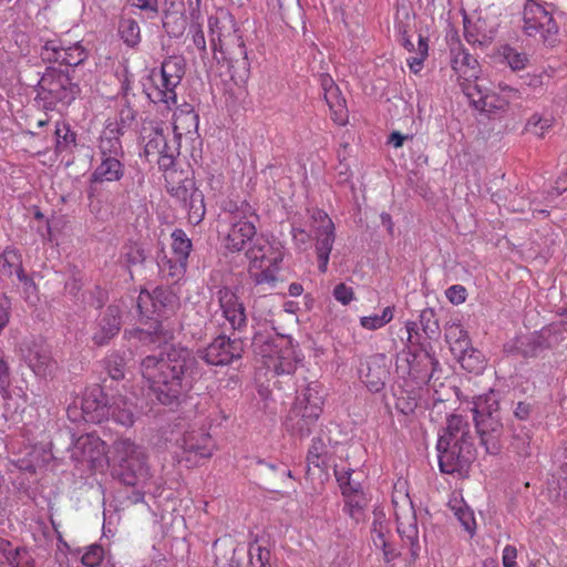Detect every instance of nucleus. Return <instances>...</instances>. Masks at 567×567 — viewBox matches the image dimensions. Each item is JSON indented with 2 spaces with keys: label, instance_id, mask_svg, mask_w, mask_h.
<instances>
[{
  "label": "nucleus",
  "instance_id": "38",
  "mask_svg": "<svg viewBox=\"0 0 567 567\" xmlns=\"http://www.w3.org/2000/svg\"><path fill=\"white\" fill-rule=\"evenodd\" d=\"M157 74L158 72L152 71V83L150 86H145V93L153 103H164L169 107V105L176 104L177 95L175 94L173 99L168 97V94H166L168 93V89L166 90V85L163 81L158 80Z\"/></svg>",
  "mask_w": 567,
  "mask_h": 567
},
{
  "label": "nucleus",
  "instance_id": "49",
  "mask_svg": "<svg viewBox=\"0 0 567 567\" xmlns=\"http://www.w3.org/2000/svg\"><path fill=\"white\" fill-rule=\"evenodd\" d=\"M427 41L419 35L416 55L408 59V64L412 72L417 73L423 68V62L427 55Z\"/></svg>",
  "mask_w": 567,
  "mask_h": 567
},
{
  "label": "nucleus",
  "instance_id": "30",
  "mask_svg": "<svg viewBox=\"0 0 567 567\" xmlns=\"http://www.w3.org/2000/svg\"><path fill=\"white\" fill-rule=\"evenodd\" d=\"M173 295L164 289H155L152 293L148 291H141L137 298V308L140 313L144 317H150L153 313H158L172 301Z\"/></svg>",
  "mask_w": 567,
  "mask_h": 567
},
{
  "label": "nucleus",
  "instance_id": "57",
  "mask_svg": "<svg viewBox=\"0 0 567 567\" xmlns=\"http://www.w3.org/2000/svg\"><path fill=\"white\" fill-rule=\"evenodd\" d=\"M371 539L373 543V546L377 549H381L385 546V544L389 542V533H385L383 530L382 525L373 524V528L371 530Z\"/></svg>",
  "mask_w": 567,
  "mask_h": 567
},
{
  "label": "nucleus",
  "instance_id": "11",
  "mask_svg": "<svg viewBox=\"0 0 567 567\" xmlns=\"http://www.w3.org/2000/svg\"><path fill=\"white\" fill-rule=\"evenodd\" d=\"M243 353V346L239 339H230L225 334L216 337L206 348L198 349L197 354L207 364L226 365Z\"/></svg>",
  "mask_w": 567,
  "mask_h": 567
},
{
  "label": "nucleus",
  "instance_id": "8",
  "mask_svg": "<svg viewBox=\"0 0 567 567\" xmlns=\"http://www.w3.org/2000/svg\"><path fill=\"white\" fill-rule=\"evenodd\" d=\"M171 238L173 257L163 256L159 258L158 267L164 277L176 282L186 274L193 244L186 233L179 228L173 230Z\"/></svg>",
  "mask_w": 567,
  "mask_h": 567
},
{
  "label": "nucleus",
  "instance_id": "56",
  "mask_svg": "<svg viewBox=\"0 0 567 567\" xmlns=\"http://www.w3.org/2000/svg\"><path fill=\"white\" fill-rule=\"evenodd\" d=\"M333 297L336 300L346 306L353 300L354 292L351 287H348L344 284H339L333 289Z\"/></svg>",
  "mask_w": 567,
  "mask_h": 567
},
{
  "label": "nucleus",
  "instance_id": "44",
  "mask_svg": "<svg viewBox=\"0 0 567 567\" xmlns=\"http://www.w3.org/2000/svg\"><path fill=\"white\" fill-rule=\"evenodd\" d=\"M502 55L509 68L514 71L525 69L528 63V56L525 53L518 52L509 45L502 48Z\"/></svg>",
  "mask_w": 567,
  "mask_h": 567
},
{
  "label": "nucleus",
  "instance_id": "33",
  "mask_svg": "<svg viewBox=\"0 0 567 567\" xmlns=\"http://www.w3.org/2000/svg\"><path fill=\"white\" fill-rule=\"evenodd\" d=\"M183 449L186 453L206 458L212 456L214 442L209 434L192 432L183 437Z\"/></svg>",
  "mask_w": 567,
  "mask_h": 567
},
{
  "label": "nucleus",
  "instance_id": "39",
  "mask_svg": "<svg viewBox=\"0 0 567 567\" xmlns=\"http://www.w3.org/2000/svg\"><path fill=\"white\" fill-rule=\"evenodd\" d=\"M474 416L498 415V398L495 391L480 395L474 402Z\"/></svg>",
  "mask_w": 567,
  "mask_h": 567
},
{
  "label": "nucleus",
  "instance_id": "60",
  "mask_svg": "<svg viewBox=\"0 0 567 567\" xmlns=\"http://www.w3.org/2000/svg\"><path fill=\"white\" fill-rule=\"evenodd\" d=\"M517 559V549L515 546L506 545L502 554V564L504 567H515Z\"/></svg>",
  "mask_w": 567,
  "mask_h": 567
},
{
  "label": "nucleus",
  "instance_id": "35",
  "mask_svg": "<svg viewBox=\"0 0 567 567\" xmlns=\"http://www.w3.org/2000/svg\"><path fill=\"white\" fill-rule=\"evenodd\" d=\"M323 97L330 109L332 121L338 125H346L349 121L348 109L339 86L323 93Z\"/></svg>",
  "mask_w": 567,
  "mask_h": 567
},
{
  "label": "nucleus",
  "instance_id": "26",
  "mask_svg": "<svg viewBox=\"0 0 567 567\" xmlns=\"http://www.w3.org/2000/svg\"><path fill=\"white\" fill-rule=\"evenodd\" d=\"M477 433L481 436L482 444L485 445L488 453L495 454L499 451V435L502 423L498 415L474 416Z\"/></svg>",
  "mask_w": 567,
  "mask_h": 567
},
{
  "label": "nucleus",
  "instance_id": "42",
  "mask_svg": "<svg viewBox=\"0 0 567 567\" xmlns=\"http://www.w3.org/2000/svg\"><path fill=\"white\" fill-rule=\"evenodd\" d=\"M66 47L61 44L59 40H49L42 47L41 58L47 62H56L66 65Z\"/></svg>",
  "mask_w": 567,
  "mask_h": 567
},
{
  "label": "nucleus",
  "instance_id": "25",
  "mask_svg": "<svg viewBox=\"0 0 567 567\" xmlns=\"http://www.w3.org/2000/svg\"><path fill=\"white\" fill-rule=\"evenodd\" d=\"M82 416L86 422L101 423L110 419L109 403L100 388L89 390L81 400Z\"/></svg>",
  "mask_w": 567,
  "mask_h": 567
},
{
  "label": "nucleus",
  "instance_id": "47",
  "mask_svg": "<svg viewBox=\"0 0 567 567\" xmlns=\"http://www.w3.org/2000/svg\"><path fill=\"white\" fill-rule=\"evenodd\" d=\"M105 368L113 380L124 378L125 360L120 353H112L105 359Z\"/></svg>",
  "mask_w": 567,
  "mask_h": 567
},
{
  "label": "nucleus",
  "instance_id": "6",
  "mask_svg": "<svg viewBox=\"0 0 567 567\" xmlns=\"http://www.w3.org/2000/svg\"><path fill=\"white\" fill-rule=\"evenodd\" d=\"M70 460L81 470H96L105 461V443L96 435L87 433L79 436L68 447Z\"/></svg>",
  "mask_w": 567,
  "mask_h": 567
},
{
  "label": "nucleus",
  "instance_id": "36",
  "mask_svg": "<svg viewBox=\"0 0 567 567\" xmlns=\"http://www.w3.org/2000/svg\"><path fill=\"white\" fill-rule=\"evenodd\" d=\"M449 507L457 517L464 529L473 536L476 529V520L474 512L465 503V498H449Z\"/></svg>",
  "mask_w": 567,
  "mask_h": 567
},
{
  "label": "nucleus",
  "instance_id": "50",
  "mask_svg": "<svg viewBox=\"0 0 567 567\" xmlns=\"http://www.w3.org/2000/svg\"><path fill=\"white\" fill-rule=\"evenodd\" d=\"M11 372L4 354L0 351V393L2 398H10Z\"/></svg>",
  "mask_w": 567,
  "mask_h": 567
},
{
  "label": "nucleus",
  "instance_id": "12",
  "mask_svg": "<svg viewBox=\"0 0 567 567\" xmlns=\"http://www.w3.org/2000/svg\"><path fill=\"white\" fill-rule=\"evenodd\" d=\"M497 29L498 20L494 16H464V37L473 47L489 45L496 37Z\"/></svg>",
  "mask_w": 567,
  "mask_h": 567
},
{
  "label": "nucleus",
  "instance_id": "9",
  "mask_svg": "<svg viewBox=\"0 0 567 567\" xmlns=\"http://www.w3.org/2000/svg\"><path fill=\"white\" fill-rule=\"evenodd\" d=\"M523 31L529 37L539 34L544 41L551 42L558 28L544 4L528 0L523 9Z\"/></svg>",
  "mask_w": 567,
  "mask_h": 567
},
{
  "label": "nucleus",
  "instance_id": "63",
  "mask_svg": "<svg viewBox=\"0 0 567 567\" xmlns=\"http://www.w3.org/2000/svg\"><path fill=\"white\" fill-rule=\"evenodd\" d=\"M498 93L508 99V103L512 101V100H516L518 97H520V93L517 89L515 87H512L505 83H499L498 84Z\"/></svg>",
  "mask_w": 567,
  "mask_h": 567
},
{
  "label": "nucleus",
  "instance_id": "20",
  "mask_svg": "<svg viewBox=\"0 0 567 567\" xmlns=\"http://www.w3.org/2000/svg\"><path fill=\"white\" fill-rule=\"evenodd\" d=\"M451 54L452 69L457 75L463 92L465 93V86L474 85L473 81L478 79V62L462 47L452 49Z\"/></svg>",
  "mask_w": 567,
  "mask_h": 567
},
{
  "label": "nucleus",
  "instance_id": "2",
  "mask_svg": "<svg viewBox=\"0 0 567 567\" xmlns=\"http://www.w3.org/2000/svg\"><path fill=\"white\" fill-rule=\"evenodd\" d=\"M140 369L151 394L163 405L179 404L202 375L196 355L186 348H173L166 357L146 355Z\"/></svg>",
  "mask_w": 567,
  "mask_h": 567
},
{
  "label": "nucleus",
  "instance_id": "52",
  "mask_svg": "<svg viewBox=\"0 0 567 567\" xmlns=\"http://www.w3.org/2000/svg\"><path fill=\"white\" fill-rule=\"evenodd\" d=\"M104 557L103 547L91 545L82 556V564L87 567H97Z\"/></svg>",
  "mask_w": 567,
  "mask_h": 567
},
{
  "label": "nucleus",
  "instance_id": "32",
  "mask_svg": "<svg viewBox=\"0 0 567 567\" xmlns=\"http://www.w3.org/2000/svg\"><path fill=\"white\" fill-rule=\"evenodd\" d=\"M123 157L100 158V164L92 173V181L97 183L117 182L124 176Z\"/></svg>",
  "mask_w": 567,
  "mask_h": 567
},
{
  "label": "nucleus",
  "instance_id": "17",
  "mask_svg": "<svg viewBox=\"0 0 567 567\" xmlns=\"http://www.w3.org/2000/svg\"><path fill=\"white\" fill-rule=\"evenodd\" d=\"M323 396L320 386L311 383L297 396L292 413L301 416L307 425L313 423L322 412Z\"/></svg>",
  "mask_w": 567,
  "mask_h": 567
},
{
  "label": "nucleus",
  "instance_id": "48",
  "mask_svg": "<svg viewBox=\"0 0 567 567\" xmlns=\"http://www.w3.org/2000/svg\"><path fill=\"white\" fill-rule=\"evenodd\" d=\"M551 125L553 118L550 116L544 117L539 114H534L528 120L526 127L530 133L542 137L545 132L551 127Z\"/></svg>",
  "mask_w": 567,
  "mask_h": 567
},
{
  "label": "nucleus",
  "instance_id": "31",
  "mask_svg": "<svg viewBox=\"0 0 567 567\" xmlns=\"http://www.w3.org/2000/svg\"><path fill=\"white\" fill-rule=\"evenodd\" d=\"M446 339L451 343L453 351H460L461 357L460 361L463 368L470 369L471 371H475L476 373L483 369V363L481 362L478 367H471V360L473 359V354L467 355V349L470 346L467 333L460 327L453 326L449 328L446 331Z\"/></svg>",
  "mask_w": 567,
  "mask_h": 567
},
{
  "label": "nucleus",
  "instance_id": "45",
  "mask_svg": "<svg viewBox=\"0 0 567 567\" xmlns=\"http://www.w3.org/2000/svg\"><path fill=\"white\" fill-rule=\"evenodd\" d=\"M334 475L340 486L342 496H352L354 494L362 493L361 484L351 478V472L347 471L343 473H339L338 471L334 470Z\"/></svg>",
  "mask_w": 567,
  "mask_h": 567
},
{
  "label": "nucleus",
  "instance_id": "5",
  "mask_svg": "<svg viewBox=\"0 0 567 567\" xmlns=\"http://www.w3.org/2000/svg\"><path fill=\"white\" fill-rule=\"evenodd\" d=\"M114 476L124 485L136 486L150 476L146 454L142 446L128 439L113 444Z\"/></svg>",
  "mask_w": 567,
  "mask_h": 567
},
{
  "label": "nucleus",
  "instance_id": "54",
  "mask_svg": "<svg viewBox=\"0 0 567 567\" xmlns=\"http://www.w3.org/2000/svg\"><path fill=\"white\" fill-rule=\"evenodd\" d=\"M66 65L68 66H76L81 64L86 59V53L84 48L80 43H74L72 45L66 47Z\"/></svg>",
  "mask_w": 567,
  "mask_h": 567
},
{
  "label": "nucleus",
  "instance_id": "46",
  "mask_svg": "<svg viewBox=\"0 0 567 567\" xmlns=\"http://www.w3.org/2000/svg\"><path fill=\"white\" fill-rule=\"evenodd\" d=\"M25 553H28L25 549L13 547L9 540L0 538V564L14 565Z\"/></svg>",
  "mask_w": 567,
  "mask_h": 567
},
{
  "label": "nucleus",
  "instance_id": "37",
  "mask_svg": "<svg viewBox=\"0 0 567 567\" xmlns=\"http://www.w3.org/2000/svg\"><path fill=\"white\" fill-rule=\"evenodd\" d=\"M23 272L21 254L14 248L7 247L0 255V275L12 277L16 274L19 277Z\"/></svg>",
  "mask_w": 567,
  "mask_h": 567
},
{
  "label": "nucleus",
  "instance_id": "59",
  "mask_svg": "<svg viewBox=\"0 0 567 567\" xmlns=\"http://www.w3.org/2000/svg\"><path fill=\"white\" fill-rule=\"evenodd\" d=\"M11 317V301L7 296H3L0 300V334L3 329L8 326Z\"/></svg>",
  "mask_w": 567,
  "mask_h": 567
},
{
  "label": "nucleus",
  "instance_id": "41",
  "mask_svg": "<svg viewBox=\"0 0 567 567\" xmlns=\"http://www.w3.org/2000/svg\"><path fill=\"white\" fill-rule=\"evenodd\" d=\"M394 318V307L388 306L381 315L372 313L360 318V326L369 331L379 330L385 327Z\"/></svg>",
  "mask_w": 567,
  "mask_h": 567
},
{
  "label": "nucleus",
  "instance_id": "55",
  "mask_svg": "<svg viewBox=\"0 0 567 567\" xmlns=\"http://www.w3.org/2000/svg\"><path fill=\"white\" fill-rule=\"evenodd\" d=\"M120 498H103L104 525H112L116 522L117 503Z\"/></svg>",
  "mask_w": 567,
  "mask_h": 567
},
{
  "label": "nucleus",
  "instance_id": "4",
  "mask_svg": "<svg viewBox=\"0 0 567 567\" xmlns=\"http://www.w3.org/2000/svg\"><path fill=\"white\" fill-rule=\"evenodd\" d=\"M439 466L443 473H467L475 458L474 439L470 423L458 414H452L439 432L436 443Z\"/></svg>",
  "mask_w": 567,
  "mask_h": 567
},
{
  "label": "nucleus",
  "instance_id": "64",
  "mask_svg": "<svg viewBox=\"0 0 567 567\" xmlns=\"http://www.w3.org/2000/svg\"><path fill=\"white\" fill-rule=\"evenodd\" d=\"M136 112L128 105L120 111V123L123 126L130 125L135 120Z\"/></svg>",
  "mask_w": 567,
  "mask_h": 567
},
{
  "label": "nucleus",
  "instance_id": "53",
  "mask_svg": "<svg viewBox=\"0 0 567 567\" xmlns=\"http://www.w3.org/2000/svg\"><path fill=\"white\" fill-rule=\"evenodd\" d=\"M514 348L524 357H532L536 353V343L533 336H522L515 339Z\"/></svg>",
  "mask_w": 567,
  "mask_h": 567
},
{
  "label": "nucleus",
  "instance_id": "19",
  "mask_svg": "<svg viewBox=\"0 0 567 567\" xmlns=\"http://www.w3.org/2000/svg\"><path fill=\"white\" fill-rule=\"evenodd\" d=\"M307 462L308 475L321 483L329 477V472L334 465L329 446L320 439L312 441Z\"/></svg>",
  "mask_w": 567,
  "mask_h": 567
},
{
  "label": "nucleus",
  "instance_id": "23",
  "mask_svg": "<svg viewBox=\"0 0 567 567\" xmlns=\"http://www.w3.org/2000/svg\"><path fill=\"white\" fill-rule=\"evenodd\" d=\"M24 360L39 377H47L54 370L50 347L43 341H32L24 353Z\"/></svg>",
  "mask_w": 567,
  "mask_h": 567
},
{
  "label": "nucleus",
  "instance_id": "22",
  "mask_svg": "<svg viewBox=\"0 0 567 567\" xmlns=\"http://www.w3.org/2000/svg\"><path fill=\"white\" fill-rule=\"evenodd\" d=\"M124 338L127 340L130 349L141 352L156 349L167 340V336L158 322L155 323L153 330L138 328L125 330Z\"/></svg>",
  "mask_w": 567,
  "mask_h": 567
},
{
  "label": "nucleus",
  "instance_id": "34",
  "mask_svg": "<svg viewBox=\"0 0 567 567\" xmlns=\"http://www.w3.org/2000/svg\"><path fill=\"white\" fill-rule=\"evenodd\" d=\"M110 408V417L113 419L114 422L121 424L125 427H130L135 422L134 404L125 396L117 395L112 399V402L109 403Z\"/></svg>",
  "mask_w": 567,
  "mask_h": 567
},
{
  "label": "nucleus",
  "instance_id": "1",
  "mask_svg": "<svg viewBox=\"0 0 567 567\" xmlns=\"http://www.w3.org/2000/svg\"><path fill=\"white\" fill-rule=\"evenodd\" d=\"M165 131H168V126L161 121L144 120L142 122L140 141L143 144V154L148 161H151L150 156H157L158 167L165 173L168 193L187 212L189 223L198 225L206 212L204 195L192 178L185 177L175 183L173 175L176 172L173 168L179 155L182 133L176 132L175 125L174 138L168 141Z\"/></svg>",
  "mask_w": 567,
  "mask_h": 567
},
{
  "label": "nucleus",
  "instance_id": "28",
  "mask_svg": "<svg viewBox=\"0 0 567 567\" xmlns=\"http://www.w3.org/2000/svg\"><path fill=\"white\" fill-rule=\"evenodd\" d=\"M122 135L120 124H109L101 133L97 144L99 158L124 157L123 146L120 140Z\"/></svg>",
  "mask_w": 567,
  "mask_h": 567
},
{
  "label": "nucleus",
  "instance_id": "40",
  "mask_svg": "<svg viewBox=\"0 0 567 567\" xmlns=\"http://www.w3.org/2000/svg\"><path fill=\"white\" fill-rule=\"evenodd\" d=\"M118 33L124 43L130 48H135L141 42L140 25L132 18H122L120 20Z\"/></svg>",
  "mask_w": 567,
  "mask_h": 567
},
{
  "label": "nucleus",
  "instance_id": "16",
  "mask_svg": "<svg viewBox=\"0 0 567 567\" xmlns=\"http://www.w3.org/2000/svg\"><path fill=\"white\" fill-rule=\"evenodd\" d=\"M13 465L22 472L35 474L41 470H55L59 457L56 452L44 445L32 446L23 456L14 460Z\"/></svg>",
  "mask_w": 567,
  "mask_h": 567
},
{
  "label": "nucleus",
  "instance_id": "51",
  "mask_svg": "<svg viewBox=\"0 0 567 567\" xmlns=\"http://www.w3.org/2000/svg\"><path fill=\"white\" fill-rule=\"evenodd\" d=\"M367 498H348L344 505V511L355 522L364 518V509L367 507Z\"/></svg>",
  "mask_w": 567,
  "mask_h": 567
},
{
  "label": "nucleus",
  "instance_id": "58",
  "mask_svg": "<svg viewBox=\"0 0 567 567\" xmlns=\"http://www.w3.org/2000/svg\"><path fill=\"white\" fill-rule=\"evenodd\" d=\"M446 298L453 305H461L466 300V289L461 285H453L446 290Z\"/></svg>",
  "mask_w": 567,
  "mask_h": 567
},
{
  "label": "nucleus",
  "instance_id": "13",
  "mask_svg": "<svg viewBox=\"0 0 567 567\" xmlns=\"http://www.w3.org/2000/svg\"><path fill=\"white\" fill-rule=\"evenodd\" d=\"M398 533L411 546L414 555L419 549V528L412 498H392Z\"/></svg>",
  "mask_w": 567,
  "mask_h": 567
},
{
  "label": "nucleus",
  "instance_id": "27",
  "mask_svg": "<svg viewBox=\"0 0 567 567\" xmlns=\"http://www.w3.org/2000/svg\"><path fill=\"white\" fill-rule=\"evenodd\" d=\"M386 358L384 354H377L367 361L365 368L359 371L360 379L372 392L380 391L385 382L388 370L385 367Z\"/></svg>",
  "mask_w": 567,
  "mask_h": 567
},
{
  "label": "nucleus",
  "instance_id": "14",
  "mask_svg": "<svg viewBox=\"0 0 567 567\" xmlns=\"http://www.w3.org/2000/svg\"><path fill=\"white\" fill-rule=\"evenodd\" d=\"M316 224V250L319 261V270L326 272L330 252L334 243V225L331 218L323 210H316L312 215Z\"/></svg>",
  "mask_w": 567,
  "mask_h": 567
},
{
  "label": "nucleus",
  "instance_id": "7",
  "mask_svg": "<svg viewBox=\"0 0 567 567\" xmlns=\"http://www.w3.org/2000/svg\"><path fill=\"white\" fill-rule=\"evenodd\" d=\"M39 95L49 105L62 103L69 105L78 94V85L74 84L68 73L48 69L39 81Z\"/></svg>",
  "mask_w": 567,
  "mask_h": 567
},
{
  "label": "nucleus",
  "instance_id": "10",
  "mask_svg": "<svg viewBox=\"0 0 567 567\" xmlns=\"http://www.w3.org/2000/svg\"><path fill=\"white\" fill-rule=\"evenodd\" d=\"M208 27L210 32V44L214 51L230 52L236 45L240 49V53L246 55L244 51V42L237 33L236 23L229 16L223 18L209 17Z\"/></svg>",
  "mask_w": 567,
  "mask_h": 567
},
{
  "label": "nucleus",
  "instance_id": "24",
  "mask_svg": "<svg viewBox=\"0 0 567 567\" xmlns=\"http://www.w3.org/2000/svg\"><path fill=\"white\" fill-rule=\"evenodd\" d=\"M282 347L284 334L275 333V336L267 337L258 348V354L261 357L264 365L276 377L284 372Z\"/></svg>",
  "mask_w": 567,
  "mask_h": 567
},
{
  "label": "nucleus",
  "instance_id": "43",
  "mask_svg": "<svg viewBox=\"0 0 567 567\" xmlns=\"http://www.w3.org/2000/svg\"><path fill=\"white\" fill-rule=\"evenodd\" d=\"M56 150L63 152L70 146L75 145L76 134L66 123H56L55 125Z\"/></svg>",
  "mask_w": 567,
  "mask_h": 567
},
{
  "label": "nucleus",
  "instance_id": "61",
  "mask_svg": "<svg viewBox=\"0 0 567 567\" xmlns=\"http://www.w3.org/2000/svg\"><path fill=\"white\" fill-rule=\"evenodd\" d=\"M131 4L141 10L148 11L153 14H156L158 12L157 0H131Z\"/></svg>",
  "mask_w": 567,
  "mask_h": 567
},
{
  "label": "nucleus",
  "instance_id": "29",
  "mask_svg": "<svg viewBox=\"0 0 567 567\" xmlns=\"http://www.w3.org/2000/svg\"><path fill=\"white\" fill-rule=\"evenodd\" d=\"M185 73V61L182 56L173 55L165 59L162 63L161 70L157 74L158 80L168 89V97L175 96V89L181 83Z\"/></svg>",
  "mask_w": 567,
  "mask_h": 567
},
{
  "label": "nucleus",
  "instance_id": "15",
  "mask_svg": "<svg viewBox=\"0 0 567 567\" xmlns=\"http://www.w3.org/2000/svg\"><path fill=\"white\" fill-rule=\"evenodd\" d=\"M221 317L234 331H241L247 326V316L243 302L228 287L220 288L216 293Z\"/></svg>",
  "mask_w": 567,
  "mask_h": 567
},
{
  "label": "nucleus",
  "instance_id": "18",
  "mask_svg": "<svg viewBox=\"0 0 567 567\" xmlns=\"http://www.w3.org/2000/svg\"><path fill=\"white\" fill-rule=\"evenodd\" d=\"M122 327L121 310L118 306H109L97 318L93 328L92 341L97 347L106 346Z\"/></svg>",
  "mask_w": 567,
  "mask_h": 567
},
{
  "label": "nucleus",
  "instance_id": "62",
  "mask_svg": "<svg viewBox=\"0 0 567 567\" xmlns=\"http://www.w3.org/2000/svg\"><path fill=\"white\" fill-rule=\"evenodd\" d=\"M292 240L299 248L307 246L309 243V235L303 229L292 227L291 229Z\"/></svg>",
  "mask_w": 567,
  "mask_h": 567
},
{
  "label": "nucleus",
  "instance_id": "21",
  "mask_svg": "<svg viewBox=\"0 0 567 567\" xmlns=\"http://www.w3.org/2000/svg\"><path fill=\"white\" fill-rule=\"evenodd\" d=\"M465 94L477 110L488 114L505 111L508 106V99L499 93L488 92L486 87L476 82L474 85L465 86Z\"/></svg>",
  "mask_w": 567,
  "mask_h": 567
},
{
  "label": "nucleus",
  "instance_id": "3",
  "mask_svg": "<svg viewBox=\"0 0 567 567\" xmlns=\"http://www.w3.org/2000/svg\"><path fill=\"white\" fill-rule=\"evenodd\" d=\"M258 220L251 206L241 203L233 212L231 228L227 235V249L231 251L245 250V256L249 260V274L256 284H268L274 286L278 281L280 272L281 255L272 259L266 258V241L257 237L255 223Z\"/></svg>",
  "mask_w": 567,
  "mask_h": 567
}]
</instances>
